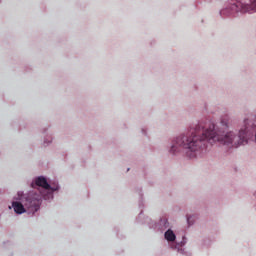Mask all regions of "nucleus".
Masks as SVG:
<instances>
[{"instance_id": "f257e3e1", "label": "nucleus", "mask_w": 256, "mask_h": 256, "mask_svg": "<svg viewBox=\"0 0 256 256\" xmlns=\"http://www.w3.org/2000/svg\"><path fill=\"white\" fill-rule=\"evenodd\" d=\"M249 119H244V126L240 128L238 135L233 131L215 130V123H209L208 127L201 134L197 131L203 129V124L199 123L194 129L182 133L175 137L168 149L170 155L185 154L187 159H197L203 149H207V143L210 145H227L228 147H241L247 144V126Z\"/></svg>"}, {"instance_id": "f03ea898", "label": "nucleus", "mask_w": 256, "mask_h": 256, "mask_svg": "<svg viewBox=\"0 0 256 256\" xmlns=\"http://www.w3.org/2000/svg\"><path fill=\"white\" fill-rule=\"evenodd\" d=\"M12 208L17 215H23V213H37V211H39V197L32 198L19 191L14 197Z\"/></svg>"}, {"instance_id": "7ed1b4c3", "label": "nucleus", "mask_w": 256, "mask_h": 256, "mask_svg": "<svg viewBox=\"0 0 256 256\" xmlns=\"http://www.w3.org/2000/svg\"><path fill=\"white\" fill-rule=\"evenodd\" d=\"M31 187H33V189H35L36 187H41L42 189H44V191H47V193H53V191H57L59 189V187H51V185H49V183L47 182V179L43 176L35 178L31 183Z\"/></svg>"}, {"instance_id": "20e7f679", "label": "nucleus", "mask_w": 256, "mask_h": 256, "mask_svg": "<svg viewBox=\"0 0 256 256\" xmlns=\"http://www.w3.org/2000/svg\"><path fill=\"white\" fill-rule=\"evenodd\" d=\"M164 237H165L166 241H169L170 243H173V241H175V239H177L175 232H173V230H171V229H168L165 232Z\"/></svg>"}, {"instance_id": "39448f33", "label": "nucleus", "mask_w": 256, "mask_h": 256, "mask_svg": "<svg viewBox=\"0 0 256 256\" xmlns=\"http://www.w3.org/2000/svg\"><path fill=\"white\" fill-rule=\"evenodd\" d=\"M219 129H221L222 131L223 129H229V119L227 117L221 118L220 127H215V131H218Z\"/></svg>"}, {"instance_id": "423d86ee", "label": "nucleus", "mask_w": 256, "mask_h": 256, "mask_svg": "<svg viewBox=\"0 0 256 256\" xmlns=\"http://www.w3.org/2000/svg\"><path fill=\"white\" fill-rule=\"evenodd\" d=\"M50 143H53V138L48 137L46 140H44V145H50Z\"/></svg>"}, {"instance_id": "0eeeda50", "label": "nucleus", "mask_w": 256, "mask_h": 256, "mask_svg": "<svg viewBox=\"0 0 256 256\" xmlns=\"http://www.w3.org/2000/svg\"><path fill=\"white\" fill-rule=\"evenodd\" d=\"M232 9H233V11H239V7L235 4L232 5Z\"/></svg>"}, {"instance_id": "6e6552de", "label": "nucleus", "mask_w": 256, "mask_h": 256, "mask_svg": "<svg viewBox=\"0 0 256 256\" xmlns=\"http://www.w3.org/2000/svg\"><path fill=\"white\" fill-rule=\"evenodd\" d=\"M253 9H256V1L252 3Z\"/></svg>"}]
</instances>
